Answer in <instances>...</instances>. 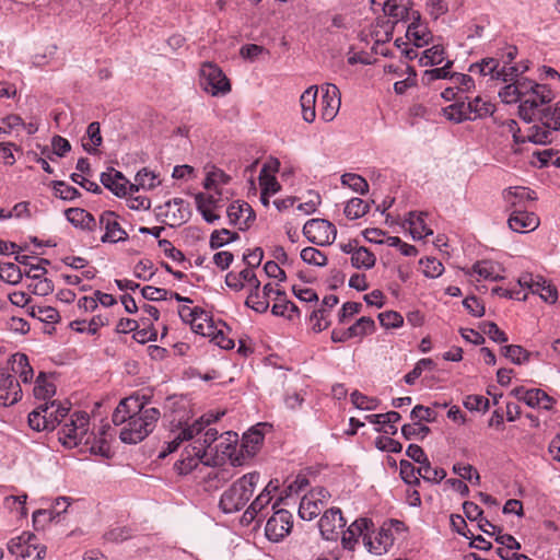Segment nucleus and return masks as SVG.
<instances>
[{
    "mask_svg": "<svg viewBox=\"0 0 560 560\" xmlns=\"http://www.w3.org/2000/svg\"><path fill=\"white\" fill-rule=\"evenodd\" d=\"M160 417L158 408L148 407L139 396H129L119 401L112 421L115 425L125 424L119 433L124 443L137 444L153 432Z\"/></svg>",
    "mask_w": 560,
    "mask_h": 560,
    "instance_id": "1",
    "label": "nucleus"
},
{
    "mask_svg": "<svg viewBox=\"0 0 560 560\" xmlns=\"http://www.w3.org/2000/svg\"><path fill=\"white\" fill-rule=\"evenodd\" d=\"M259 472L245 474L226 489L220 499L219 506L224 513H234L242 510L252 498L259 481Z\"/></svg>",
    "mask_w": 560,
    "mask_h": 560,
    "instance_id": "2",
    "label": "nucleus"
},
{
    "mask_svg": "<svg viewBox=\"0 0 560 560\" xmlns=\"http://www.w3.org/2000/svg\"><path fill=\"white\" fill-rule=\"evenodd\" d=\"M529 86L518 106V116L525 122H532L541 116L544 105L550 103L555 98L552 90L546 84H539L529 80Z\"/></svg>",
    "mask_w": 560,
    "mask_h": 560,
    "instance_id": "3",
    "label": "nucleus"
},
{
    "mask_svg": "<svg viewBox=\"0 0 560 560\" xmlns=\"http://www.w3.org/2000/svg\"><path fill=\"white\" fill-rule=\"evenodd\" d=\"M539 124L527 128V139L535 144L551 143L560 130V101L553 107H546L538 118Z\"/></svg>",
    "mask_w": 560,
    "mask_h": 560,
    "instance_id": "4",
    "label": "nucleus"
},
{
    "mask_svg": "<svg viewBox=\"0 0 560 560\" xmlns=\"http://www.w3.org/2000/svg\"><path fill=\"white\" fill-rule=\"evenodd\" d=\"M8 550L20 560H43L46 556V546L42 545L34 534L27 532L10 539Z\"/></svg>",
    "mask_w": 560,
    "mask_h": 560,
    "instance_id": "5",
    "label": "nucleus"
},
{
    "mask_svg": "<svg viewBox=\"0 0 560 560\" xmlns=\"http://www.w3.org/2000/svg\"><path fill=\"white\" fill-rule=\"evenodd\" d=\"M212 466L229 459L232 466H243L244 457L240 452L238 435L234 432H225L220 436L219 443L214 446V456H209Z\"/></svg>",
    "mask_w": 560,
    "mask_h": 560,
    "instance_id": "6",
    "label": "nucleus"
},
{
    "mask_svg": "<svg viewBox=\"0 0 560 560\" xmlns=\"http://www.w3.org/2000/svg\"><path fill=\"white\" fill-rule=\"evenodd\" d=\"M200 85L213 96L231 91L229 79L217 65L211 62H205L200 69Z\"/></svg>",
    "mask_w": 560,
    "mask_h": 560,
    "instance_id": "7",
    "label": "nucleus"
},
{
    "mask_svg": "<svg viewBox=\"0 0 560 560\" xmlns=\"http://www.w3.org/2000/svg\"><path fill=\"white\" fill-rule=\"evenodd\" d=\"M223 415L224 412L215 415L209 412L201 416L191 425L180 428L179 431L174 435L173 440L167 442L166 452H163L161 456H165L166 453L171 454L175 452L184 441L195 439V436L199 435L201 431H203L209 424L218 421Z\"/></svg>",
    "mask_w": 560,
    "mask_h": 560,
    "instance_id": "8",
    "label": "nucleus"
},
{
    "mask_svg": "<svg viewBox=\"0 0 560 560\" xmlns=\"http://www.w3.org/2000/svg\"><path fill=\"white\" fill-rule=\"evenodd\" d=\"M89 430V415L86 412H74L70 423H66L59 431V440L63 445L71 448L80 444Z\"/></svg>",
    "mask_w": 560,
    "mask_h": 560,
    "instance_id": "9",
    "label": "nucleus"
},
{
    "mask_svg": "<svg viewBox=\"0 0 560 560\" xmlns=\"http://www.w3.org/2000/svg\"><path fill=\"white\" fill-rule=\"evenodd\" d=\"M303 234L318 246L330 245L335 242L337 230L332 223L324 219H311L303 226Z\"/></svg>",
    "mask_w": 560,
    "mask_h": 560,
    "instance_id": "10",
    "label": "nucleus"
},
{
    "mask_svg": "<svg viewBox=\"0 0 560 560\" xmlns=\"http://www.w3.org/2000/svg\"><path fill=\"white\" fill-rule=\"evenodd\" d=\"M521 287L528 288L533 293L539 294L547 303H556L558 300V291L555 285L548 282L542 276L524 273L518 278Z\"/></svg>",
    "mask_w": 560,
    "mask_h": 560,
    "instance_id": "11",
    "label": "nucleus"
},
{
    "mask_svg": "<svg viewBox=\"0 0 560 560\" xmlns=\"http://www.w3.org/2000/svg\"><path fill=\"white\" fill-rule=\"evenodd\" d=\"M506 211L527 210L529 202L536 200V195L527 187L514 186L502 191Z\"/></svg>",
    "mask_w": 560,
    "mask_h": 560,
    "instance_id": "12",
    "label": "nucleus"
},
{
    "mask_svg": "<svg viewBox=\"0 0 560 560\" xmlns=\"http://www.w3.org/2000/svg\"><path fill=\"white\" fill-rule=\"evenodd\" d=\"M292 525V515L285 510H278L267 521L266 536L271 541H279L290 533Z\"/></svg>",
    "mask_w": 560,
    "mask_h": 560,
    "instance_id": "13",
    "label": "nucleus"
},
{
    "mask_svg": "<svg viewBox=\"0 0 560 560\" xmlns=\"http://www.w3.org/2000/svg\"><path fill=\"white\" fill-rule=\"evenodd\" d=\"M98 224L101 229L105 230V234L101 238L103 243H118L127 240L128 235L120 226L115 212L104 211L100 215Z\"/></svg>",
    "mask_w": 560,
    "mask_h": 560,
    "instance_id": "14",
    "label": "nucleus"
},
{
    "mask_svg": "<svg viewBox=\"0 0 560 560\" xmlns=\"http://www.w3.org/2000/svg\"><path fill=\"white\" fill-rule=\"evenodd\" d=\"M319 530L326 540H336L339 536L338 529H342L346 526V520L342 516L340 509H330L324 513L320 517Z\"/></svg>",
    "mask_w": 560,
    "mask_h": 560,
    "instance_id": "15",
    "label": "nucleus"
},
{
    "mask_svg": "<svg viewBox=\"0 0 560 560\" xmlns=\"http://www.w3.org/2000/svg\"><path fill=\"white\" fill-rule=\"evenodd\" d=\"M320 117L325 121H331L340 107V92L335 84H326L322 88Z\"/></svg>",
    "mask_w": 560,
    "mask_h": 560,
    "instance_id": "16",
    "label": "nucleus"
},
{
    "mask_svg": "<svg viewBox=\"0 0 560 560\" xmlns=\"http://www.w3.org/2000/svg\"><path fill=\"white\" fill-rule=\"evenodd\" d=\"M265 425L266 424L259 423L244 433L240 444V452L244 457V465L259 451L264 442V433L260 428Z\"/></svg>",
    "mask_w": 560,
    "mask_h": 560,
    "instance_id": "17",
    "label": "nucleus"
},
{
    "mask_svg": "<svg viewBox=\"0 0 560 560\" xmlns=\"http://www.w3.org/2000/svg\"><path fill=\"white\" fill-rule=\"evenodd\" d=\"M363 540L365 547L371 553L383 555L392 548L395 537L393 535L392 527L383 525L374 538L365 535Z\"/></svg>",
    "mask_w": 560,
    "mask_h": 560,
    "instance_id": "18",
    "label": "nucleus"
},
{
    "mask_svg": "<svg viewBox=\"0 0 560 560\" xmlns=\"http://www.w3.org/2000/svg\"><path fill=\"white\" fill-rule=\"evenodd\" d=\"M231 224L238 225L240 230H246L255 220V212L247 202L235 201L226 210Z\"/></svg>",
    "mask_w": 560,
    "mask_h": 560,
    "instance_id": "19",
    "label": "nucleus"
},
{
    "mask_svg": "<svg viewBox=\"0 0 560 560\" xmlns=\"http://www.w3.org/2000/svg\"><path fill=\"white\" fill-rule=\"evenodd\" d=\"M56 407V400L45 402L38 406L28 415V424L33 430L44 431L54 430V420H51L50 409Z\"/></svg>",
    "mask_w": 560,
    "mask_h": 560,
    "instance_id": "20",
    "label": "nucleus"
},
{
    "mask_svg": "<svg viewBox=\"0 0 560 560\" xmlns=\"http://www.w3.org/2000/svg\"><path fill=\"white\" fill-rule=\"evenodd\" d=\"M22 397L19 382L11 374L0 373V404L11 406Z\"/></svg>",
    "mask_w": 560,
    "mask_h": 560,
    "instance_id": "21",
    "label": "nucleus"
},
{
    "mask_svg": "<svg viewBox=\"0 0 560 560\" xmlns=\"http://www.w3.org/2000/svg\"><path fill=\"white\" fill-rule=\"evenodd\" d=\"M510 212L508 225L514 232L523 233L525 231H534L539 225V219L534 212L527 210Z\"/></svg>",
    "mask_w": 560,
    "mask_h": 560,
    "instance_id": "22",
    "label": "nucleus"
},
{
    "mask_svg": "<svg viewBox=\"0 0 560 560\" xmlns=\"http://www.w3.org/2000/svg\"><path fill=\"white\" fill-rule=\"evenodd\" d=\"M279 161L272 160L266 164L260 170L259 173V184L261 186V191H265L269 195H275L280 190V184L278 183L275 173L279 170Z\"/></svg>",
    "mask_w": 560,
    "mask_h": 560,
    "instance_id": "23",
    "label": "nucleus"
},
{
    "mask_svg": "<svg viewBox=\"0 0 560 560\" xmlns=\"http://www.w3.org/2000/svg\"><path fill=\"white\" fill-rule=\"evenodd\" d=\"M101 183L116 196H127V185L129 184V180L122 175L121 172L110 168L109 172L102 173Z\"/></svg>",
    "mask_w": 560,
    "mask_h": 560,
    "instance_id": "24",
    "label": "nucleus"
},
{
    "mask_svg": "<svg viewBox=\"0 0 560 560\" xmlns=\"http://www.w3.org/2000/svg\"><path fill=\"white\" fill-rule=\"evenodd\" d=\"M200 464L205 466H212L209 456L195 454V452L192 451V445H190V450H185L182 459L178 460L175 464V466L180 475H187L191 472L194 469L198 468Z\"/></svg>",
    "mask_w": 560,
    "mask_h": 560,
    "instance_id": "25",
    "label": "nucleus"
},
{
    "mask_svg": "<svg viewBox=\"0 0 560 560\" xmlns=\"http://www.w3.org/2000/svg\"><path fill=\"white\" fill-rule=\"evenodd\" d=\"M67 220L84 231H94L97 226L95 218L82 208H70L65 212Z\"/></svg>",
    "mask_w": 560,
    "mask_h": 560,
    "instance_id": "26",
    "label": "nucleus"
},
{
    "mask_svg": "<svg viewBox=\"0 0 560 560\" xmlns=\"http://www.w3.org/2000/svg\"><path fill=\"white\" fill-rule=\"evenodd\" d=\"M529 86V79H516L514 82L506 84L499 92V96L502 102L506 104H512L516 102H522V96L524 95V91L526 92Z\"/></svg>",
    "mask_w": 560,
    "mask_h": 560,
    "instance_id": "27",
    "label": "nucleus"
},
{
    "mask_svg": "<svg viewBox=\"0 0 560 560\" xmlns=\"http://www.w3.org/2000/svg\"><path fill=\"white\" fill-rule=\"evenodd\" d=\"M412 23L407 28V38L417 47H422L429 44L431 38V33L428 27L420 23V14L418 12H412Z\"/></svg>",
    "mask_w": 560,
    "mask_h": 560,
    "instance_id": "28",
    "label": "nucleus"
},
{
    "mask_svg": "<svg viewBox=\"0 0 560 560\" xmlns=\"http://www.w3.org/2000/svg\"><path fill=\"white\" fill-rule=\"evenodd\" d=\"M470 72H479L482 75H491L492 79L506 82V70L499 69V61L494 58H485L480 62L470 65Z\"/></svg>",
    "mask_w": 560,
    "mask_h": 560,
    "instance_id": "29",
    "label": "nucleus"
},
{
    "mask_svg": "<svg viewBox=\"0 0 560 560\" xmlns=\"http://www.w3.org/2000/svg\"><path fill=\"white\" fill-rule=\"evenodd\" d=\"M365 419L373 424H382L383 428H377V431H383L386 434L395 435L397 433L396 423L401 419L400 413L397 411H388L380 415H368Z\"/></svg>",
    "mask_w": 560,
    "mask_h": 560,
    "instance_id": "30",
    "label": "nucleus"
},
{
    "mask_svg": "<svg viewBox=\"0 0 560 560\" xmlns=\"http://www.w3.org/2000/svg\"><path fill=\"white\" fill-rule=\"evenodd\" d=\"M192 451L195 454H201L206 456H211L214 447L212 444L218 440V431L215 429L209 428L203 433L201 432L199 435L192 439Z\"/></svg>",
    "mask_w": 560,
    "mask_h": 560,
    "instance_id": "31",
    "label": "nucleus"
},
{
    "mask_svg": "<svg viewBox=\"0 0 560 560\" xmlns=\"http://www.w3.org/2000/svg\"><path fill=\"white\" fill-rule=\"evenodd\" d=\"M275 304L272 305L271 312L276 316H284L292 319L293 315L299 316L300 310L299 307L291 301L287 300V295L284 291L278 290L276 291Z\"/></svg>",
    "mask_w": 560,
    "mask_h": 560,
    "instance_id": "32",
    "label": "nucleus"
},
{
    "mask_svg": "<svg viewBox=\"0 0 560 560\" xmlns=\"http://www.w3.org/2000/svg\"><path fill=\"white\" fill-rule=\"evenodd\" d=\"M317 86H310L301 95L300 103L302 108V116L306 122H313L316 117V97Z\"/></svg>",
    "mask_w": 560,
    "mask_h": 560,
    "instance_id": "33",
    "label": "nucleus"
},
{
    "mask_svg": "<svg viewBox=\"0 0 560 560\" xmlns=\"http://www.w3.org/2000/svg\"><path fill=\"white\" fill-rule=\"evenodd\" d=\"M26 314L46 324H56L60 319L59 312L52 306L31 305Z\"/></svg>",
    "mask_w": 560,
    "mask_h": 560,
    "instance_id": "34",
    "label": "nucleus"
},
{
    "mask_svg": "<svg viewBox=\"0 0 560 560\" xmlns=\"http://www.w3.org/2000/svg\"><path fill=\"white\" fill-rule=\"evenodd\" d=\"M323 508L322 502L314 499V495L305 494L300 502L299 515L303 520L312 521L320 514Z\"/></svg>",
    "mask_w": 560,
    "mask_h": 560,
    "instance_id": "35",
    "label": "nucleus"
},
{
    "mask_svg": "<svg viewBox=\"0 0 560 560\" xmlns=\"http://www.w3.org/2000/svg\"><path fill=\"white\" fill-rule=\"evenodd\" d=\"M270 490L264 489L244 512L243 520L247 523L254 521L257 514L260 513L270 503Z\"/></svg>",
    "mask_w": 560,
    "mask_h": 560,
    "instance_id": "36",
    "label": "nucleus"
},
{
    "mask_svg": "<svg viewBox=\"0 0 560 560\" xmlns=\"http://www.w3.org/2000/svg\"><path fill=\"white\" fill-rule=\"evenodd\" d=\"M424 213H416V212H409L408 223L410 228V232L412 234L413 238H424L431 234H433V231L427 226L424 222Z\"/></svg>",
    "mask_w": 560,
    "mask_h": 560,
    "instance_id": "37",
    "label": "nucleus"
},
{
    "mask_svg": "<svg viewBox=\"0 0 560 560\" xmlns=\"http://www.w3.org/2000/svg\"><path fill=\"white\" fill-rule=\"evenodd\" d=\"M12 370L19 374L23 383H30L33 380L34 371L30 365L28 358L23 353H16L13 355Z\"/></svg>",
    "mask_w": 560,
    "mask_h": 560,
    "instance_id": "38",
    "label": "nucleus"
},
{
    "mask_svg": "<svg viewBox=\"0 0 560 560\" xmlns=\"http://www.w3.org/2000/svg\"><path fill=\"white\" fill-rule=\"evenodd\" d=\"M465 106L470 107L467 109V112L469 115H471V120L492 115L494 112V106L490 102H486L479 96L475 97L468 103H465Z\"/></svg>",
    "mask_w": 560,
    "mask_h": 560,
    "instance_id": "39",
    "label": "nucleus"
},
{
    "mask_svg": "<svg viewBox=\"0 0 560 560\" xmlns=\"http://www.w3.org/2000/svg\"><path fill=\"white\" fill-rule=\"evenodd\" d=\"M375 261H376L375 255L370 249H368L366 247H363V246L358 247L351 256V265H352V267H354L357 269H360V268L370 269V268L374 267Z\"/></svg>",
    "mask_w": 560,
    "mask_h": 560,
    "instance_id": "40",
    "label": "nucleus"
},
{
    "mask_svg": "<svg viewBox=\"0 0 560 560\" xmlns=\"http://www.w3.org/2000/svg\"><path fill=\"white\" fill-rule=\"evenodd\" d=\"M276 289L270 283H267L262 288V292L258 299H254V302H249V298L246 299L245 305L253 308L257 313H265L269 307V298L271 294L276 295Z\"/></svg>",
    "mask_w": 560,
    "mask_h": 560,
    "instance_id": "41",
    "label": "nucleus"
},
{
    "mask_svg": "<svg viewBox=\"0 0 560 560\" xmlns=\"http://www.w3.org/2000/svg\"><path fill=\"white\" fill-rule=\"evenodd\" d=\"M445 59V50L442 45H433L431 48L425 49L419 62L423 67L435 66L443 62Z\"/></svg>",
    "mask_w": 560,
    "mask_h": 560,
    "instance_id": "42",
    "label": "nucleus"
},
{
    "mask_svg": "<svg viewBox=\"0 0 560 560\" xmlns=\"http://www.w3.org/2000/svg\"><path fill=\"white\" fill-rule=\"evenodd\" d=\"M418 475L425 481L439 483L446 477V471L440 467H431L430 460L427 459L418 467Z\"/></svg>",
    "mask_w": 560,
    "mask_h": 560,
    "instance_id": "43",
    "label": "nucleus"
},
{
    "mask_svg": "<svg viewBox=\"0 0 560 560\" xmlns=\"http://www.w3.org/2000/svg\"><path fill=\"white\" fill-rule=\"evenodd\" d=\"M86 137L90 142H84L83 148L89 153H95L97 147L102 144L101 128L97 121H93L88 126Z\"/></svg>",
    "mask_w": 560,
    "mask_h": 560,
    "instance_id": "44",
    "label": "nucleus"
},
{
    "mask_svg": "<svg viewBox=\"0 0 560 560\" xmlns=\"http://www.w3.org/2000/svg\"><path fill=\"white\" fill-rule=\"evenodd\" d=\"M369 210L370 206L364 200L352 198L345 207V214L348 219L355 220L366 214Z\"/></svg>",
    "mask_w": 560,
    "mask_h": 560,
    "instance_id": "45",
    "label": "nucleus"
},
{
    "mask_svg": "<svg viewBox=\"0 0 560 560\" xmlns=\"http://www.w3.org/2000/svg\"><path fill=\"white\" fill-rule=\"evenodd\" d=\"M56 386L48 382L45 373L40 372L36 378L34 395L38 399H47L55 395Z\"/></svg>",
    "mask_w": 560,
    "mask_h": 560,
    "instance_id": "46",
    "label": "nucleus"
},
{
    "mask_svg": "<svg viewBox=\"0 0 560 560\" xmlns=\"http://www.w3.org/2000/svg\"><path fill=\"white\" fill-rule=\"evenodd\" d=\"M341 184L351 188L353 191L365 195L369 191L368 182L360 175L346 173L341 176Z\"/></svg>",
    "mask_w": 560,
    "mask_h": 560,
    "instance_id": "47",
    "label": "nucleus"
},
{
    "mask_svg": "<svg viewBox=\"0 0 560 560\" xmlns=\"http://www.w3.org/2000/svg\"><path fill=\"white\" fill-rule=\"evenodd\" d=\"M350 328V335L353 338H363L366 335L372 334L375 330V322L369 316L359 318Z\"/></svg>",
    "mask_w": 560,
    "mask_h": 560,
    "instance_id": "48",
    "label": "nucleus"
},
{
    "mask_svg": "<svg viewBox=\"0 0 560 560\" xmlns=\"http://www.w3.org/2000/svg\"><path fill=\"white\" fill-rule=\"evenodd\" d=\"M453 66V61L448 60L443 67L425 70L422 74L421 81L423 84L429 85L435 80L440 79H451V72L450 69Z\"/></svg>",
    "mask_w": 560,
    "mask_h": 560,
    "instance_id": "49",
    "label": "nucleus"
},
{
    "mask_svg": "<svg viewBox=\"0 0 560 560\" xmlns=\"http://www.w3.org/2000/svg\"><path fill=\"white\" fill-rule=\"evenodd\" d=\"M301 258L304 262L317 267H324L327 265V256L315 247H305L301 252Z\"/></svg>",
    "mask_w": 560,
    "mask_h": 560,
    "instance_id": "50",
    "label": "nucleus"
},
{
    "mask_svg": "<svg viewBox=\"0 0 560 560\" xmlns=\"http://www.w3.org/2000/svg\"><path fill=\"white\" fill-rule=\"evenodd\" d=\"M0 278L10 284H18L22 280V272L18 265L2 262L0 264Z\"/></svg>",
    "mask_w": 560,
    "mask_h": 560,
    "instance_id": "51",
    "label": "nucleus"
},
{
    "mask_svg": "<svg viewBox=\"0 0 560 560\" xmlns=\"http://www.w3.org/2000/svg\"><path fill=\"white\" fill-rule=\"evenodd\" d=\"M217 326L214 325L213 320L208 316V314L203 311V313L200 316V320H197L195 324H192V331L196 334H199L203 337H211L217 330Z\"/></svg>",
    "mask_w": 560,
    "mask_h": 560,
    "instance_id": "52",
    "label": "nucleus"
},
{
    "mask_svg": "<svg viewBox=\"0 0 560 560\" xmlns=\"http://www.w3.org/2000/svg\"><path fill=\"white\" fill-rule=\"evenodd\" d=\"M469 108V106H465V102H459L447 106L444 112L450 120L460 122L463 120H471V115L467 112Z\"/></svg>",
    "mask_w": 560,
    "mask_h": 560,
    "instance_id": "53",
    "label": "nucleus"
},
{
    "mask_svg": "<svg viewBox=\"0 0 560 560\" xmlns=\"http://www.w3.org/2000/svg\"><path fill=\"white\" fill-rule=\"evenodd\" d=\"M472 272L485 280L499 281L503 277L495 273V266L490 261H478L472 266Z\"/></svg>",
    "mask_w": 560,
    "mask_h": 560,
    "instance_id": "54",
    "label": "nucleus"
},
{
    "mask_svg": "<svg viewBox=\"0 0 560 560\" xmlns=\"http://www.w3.org/2000/svg\"><path fill=\"white\" fill-rule=\"evenodd\" d=\"M70 505L69 498L67 497H59L55 501V506L52 510H37L33 513V520L34 522H38V518L40 516H49L51 520L55 514H60L62 512H66L68 506Z\"/></svg>",
    "mask_w": 560,
    "mask_h": 560,
    "instance_id": "55",
    "label": "nucleus"
},
{
    "mask_svg": "<svg viewBox=\"0 0 560 560\" xmlns=\"http://www.w3.org/2000/svg\"><path fill=\"white\" fill-rule=\"evenodd\" d=\"M420 265L422 266V271L424 276L428 278L434 279L440 277L444 272L443 264L434 257H427L424 259H421Z\"/></svg>",
    "mask_w": 560,
    "mask_h": 560,
    "instance_id": "56",
    "label": "nucleus"
},
{
    "mask_svg": "<svg viewBox=\"0 0 560 560\" xmlns=\"http://www.w3.org/2000/svg\"><path fill=\"white\" fill-rule=\"evenodd\" d=\"M430 428L419 422L408 423L402 425L401 433L406 440L418 438L423 440L429 433Z\"/></svg>",
    "mask_w": 560,
    "mask_h": 560,
    "instance_id": "57",
    "label": "nucleus"
},
{
    "mask_svg": "<svg viewBox=\"0 0 560 560\" xmlns=\"http://www.w3.org/2000/svg\"><path fill=\"white\" fill-rule=\"evenodd\" d=\"M400 476L402 480L412 486H419L420 480L417 476L418 468H416L409 460L401 459L399 462Z\"/></svg>",
    "mask_w": 560,
    "mask_h": 560,
    "instance_id": "58",
    "label": "nucleus"
},
{
    "mask_svg": "<svg viewBox=\"0 0 560 560\" xmlns=\"http://www.w3.org/2000/svg\"><path fill=\"white\" fill-rule=\"evenodd\" d=\"M434 368V362L432 359H429V358H425V359H421L419 360L415 368L405 375V382L409 385H413L417 381V378L420 377V375L422 374V372L427 369H433Z\"/></svg>",
    "mask_w": 560,
    "mask_h": 560,
    "instance_id": "59",
    "label": "nucleus"
},
{
    "mask_svg": "<svg viewBox=\"0 0 560 560\" xmlns=\"http://www.w3.org/2000/svg\"><path fill=\"white\" fill-rule=\"evenodd\" d=\"M504 357L510 359L513 363L521 364L528 359V352L521 346L510 345L502 348Z\"/></svg>",
    "mask_w": 560,
    "mask_h": 560,
    "instance_id": "60",
    "label": "nucleus"
},
{
    "mask_svg": "<svg viewBox=\"0 0 560 560\" xmlns=\"http://www.w3.org/2000/svg\"><path fill=\"white\" fill-rule=\"evenodd\" d=\"M383 11L397 20H405L409 15V10L405 5L397 4L395 0H386L383 3Z\"/></svg>",
    "mask_w": 560,
    "mask_h": 560,
    "instance_id": "61",
    "label": "nucleus"
},
{
    "mask_svg": "<svg viewBox=\"0 0 560 560\" xmlns=\"http://www.w3.org/2000/svg\"><path fill=\"white\" fill-rule=\"evenodd\" d=\"M135 182L139 183L141 188L148 190L155 188L160 184L156 182V175L145 167L137 173Z\"/></svg>",
    "mask_w": 560,
    "mask_h": 560,
    "instance_id": "62",
    "label": "nucleus"
},
{
    "mask_svg": "<svg viewBox=\"0 0 560 560\" xmlns=\"http://www.w3.org/2000/svg\"><path fill=\"white\" fill-rule=\"evenodd\" d=\"M351 401L357 408L362 410H373L377 407L376 398L368 397L358 390L351 394Z\"/></svg>",
    "mask_w": 560,
    "mask_h": 560,
    "instance_id": "63",
    "label": "nucleus"
},
{
    "mask_svg": "<svg viewBox=\"0 0 560 560\" xmlns=\"http://www.w3.org/2000/svg\"><path fill=\"white\" fill-rule=\"evenodd\" d=\"M380 323L385 328H397L402 325V316L395 311H387L378 314Z\"/></svg>",
    "mask_w": 560,
    "mask_h": 560,
    "instance_id": "64",
    "label": "nucleus"
}]
</instances>
